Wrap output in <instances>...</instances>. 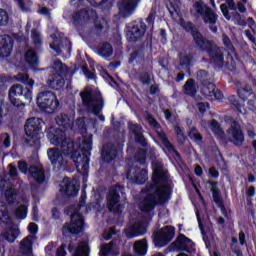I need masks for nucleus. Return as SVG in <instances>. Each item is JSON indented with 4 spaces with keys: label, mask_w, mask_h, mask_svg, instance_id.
<instances>
[{
    "label": "nucleus",
    "mask_w": 256,
    "mask_h": 256,
    "mask_svg": "<svg viewBox=\"0 0 256 256\" xmlns=\"http://www.w3.org/2000/svg\"><path fill=\"white\" fill-rule=\"evenodd\" d=\"M46 137L51 145L60 147L64 154V157H69L73 160L76 171L87 175L89 173V163L91 159V150L93 149V140L91 138H85L82 144L75 143L71 138H67L65 130L51 126L45 130Z\"/></svg>",
    "instance_id": "1"
},
{
    "label": "nucleus",
    "mask_w": 256,
    "mask_h": 256,
    "mask_svg": "<svg viewBox=\"0 0 256 256\" xmlns=\"http://www.w3.org/2000/svg\"><path fill=\"white\" fill-rule=\"evenodd\" d=\"M180 26L186 33H189L199 51H205L208 57L211 59L212 63L218 65V67H223L225 65V51L228 52V57H233L232 55H237V50L231 42V38L227 34H222V43L225 48L217 46L213 40H208L203 37L199 28L191 21H185V19H180Z\"/></svg>",
    "instance_id": "2"
},
{
    "label": "nucleus",
    "mask_w": 256,
    "mask_h": 256,
    "mask_svg": "<svg viewBox=\"0 0 256 256\" xmlns=\"http://www.w3.org/2000/svg\"><path fill=\"white\" fill-rule=\"evenodd\" d=\"M171 195H173V187H171L170 184H166L160 189H157L155 194H146L138 203V209H140L141 213L148 215L151 211H155V207H157V205L163 207L165 203H169V201H171Z\"/></svg>",
    "instance_id": "3"
},
{
    "label": "nucleus",
    "mask_w": 256,
    "mask_h": 256,
    "mask_svg": "<svg viewBox=\"0 0 256 256\" xmlns=\"http://www.w3.org/2000/svg\"><path fill=\"white\" fill-rule=\"evenodd\" d=\"M80 97L83 105L94 115H100L101 111H103L105 100L103 99L101 91L85 88L84 91L80 92Z\"/></svg>",
    "instance_id": "4"
},
{
    "label": "nucleus",
    "mask_w": 256,
    "mask_h": 256,
    "mask_svg": "<svg viewBox=\"0 0 256 256\" xmlns=\"http://www.w3.org/2000/svg\"><path fill=\"white\" fill-rule=\"evenodd\" d=\"M52 69L53 72L48 76L47 85L54 91H61L65 87V81L70 69L67 64H64L59 59L54 61Z\"/></svg>",
    "instance_id": "5"
},
{
    "label": "nucleus",
    "mask_w": 256,
    "mask_h": 256,
    "mask_svg": "<svg viewBox=\"0 0 256 256\" xmlns=\"http://www.w3.org/2000/svg\"><path fill=\"white\" fill-rule=\"evenodd\" d=\"M123 195H125V186L120 184L110 186L106 194V207L113 215H121L123 213V204H121Z\"/></svg>",
    "instance_id": "6"
},
{
    "label": "nucleus",
    "mask_w": 256,
    "mask_h": 256,
    "mask_svg": "<svg viewBox=\"0 0 256 256\" xmlns=\"http://www.w3.org/2000/svg\"><path fill=\"white\" fill-rule=\"evenodd\" d=\"M85 231V217L79 210L74 211L70 215V222H66L62 226L63 237H77Z\"/></svg>",
    "instance_id": "7"
},
{
    "label": "nucleus",
    "mask_w": 256,
    "mask_h": 256,
    "mask_svg": "<svg viewBox=\"0 0 256 256\" xmlns=\"http://www.w3.org/2000/svg\"><path fill=\"white\" fill-rule=\"evenodd\" d=\"M36 104L38 105L40 111H44L48 115H53V113H57L59 110V99H57V95L52 91H42L39 92L36 98Z\"/></svg>",
    "instance_id": "8"
},
{
    "label": "nucleus",
    "mask_w": 256,
    "mask_h": 256,
    "mask_svg": "<svg viewBox=\"0 0 256 256\" xmlns=\"http://www.w3.org/2000/svg\"><path fill=\"white\" fill-rule=\"evenodd\" d=\"M41 121L43 120L35 117L29 118L26 121L24 131L26 136L29 137L26 143L30 147H39L41 145V137H39V133H41Z\"/></svg>",
    "instance_id": "9"
},
{
    "label": "nucleus",
    "mask_w": 256,
    "mask_h": 256,
    "mask_svg": "<svg viewBox=\"0 0 256 256\" xmlns=\"http://www.w3.org/2000/svg\"><path fill=\"white\" fill-rule=\"evenodd\" d=\"M195 11L194 17H201L205 25H216L219 20V15L215 13V10L206 4L203 0H198L193 4Z\"/></svg>",
    "instance_id": "10"
},
{
    "label": "nucleus",
    "mask_w": 256,
    "mask_h": 256,
    "mask_svg": "<svg viewBox=\"0 0 256 256\" xmlns=\"http://www.w3.org/2000/svg\"><path fill=\"white\" fill-rule=\"evenodd\" d=\"M126 27V37L129 43H139L143 41V37H145V33H147V24L143 22V19L135 20Z\"/></svg>",
    "instance_id": "11"
},
{
    "label": "nucleus",
    "mask_w": 256,
    "mask_h": 256,
    "mask_svg": "<svg viewBox=\"0 0 256 256\" xmlns=\"http://www.w3.org/2000/svg\"><path fill=\"white\" fill-rule=\"evenodd\" d=\"M175 237V227L165 226L154 233L155 247H166Z\"/></svg>",
    "instance_id": "12"
},
{
    "label": "nucleus",
    "mask_w": 256,
    "mask_h": 256,
    "mask_svg": "<svg viewBox=\"0 0 256 256\" xmlns=\"http://www.w3.org/2000/svg\"><path fill=\"white\" fill-rule=\"evenodd\" d=\"M160 183H163L164 185H170L173 190V184L169 182V174L163 170V168L158 167L154 169L152 173V184L149 186H146L143 190L142 193H149L157 187V185H160ZM163 185V187H164Z\"/></svg>",
    "instance_id": "13"
},
{
    "label": "nucleus",
    "mask_w": 256,
    "mask_h": 256,
    "mask_svg": "<svg viewBox=\"0 0 256 256\" xmlns=\"http://www.w3.org/2000/svg\"><path fill=\"white\" fill-rule=\"evenodd\" d=\"M227 133L231 137L230 143H233L235 147H241V145L245 143V134L241 129V124H239V121H232L231 126L227 130Z\"/></svg>",
    "instance_id": "14"
},
{
    "label": "nucleus",
    "mask_w": 256,
    "mask_h": 256,
    "mask_svg": "<svg viewBox=\"0 0 256 256\" xmlns=\"http://www.w3.org/2000/svg\"><path fill=\"white\" fill-rule=\"evenodd\" d=\"M121 149V144H114L113 142L105 143L101 151L102 161L104 163H112V161L117 159V155H119Z\"/></svg>",
    "instance_id": "15"
},
{
    "label": "nucleus",
    "mask_w": 256,
    "mask_h": 256,
    "mask_svg": "<svg viewBox=\"0 0 256 256\" xmlns=\"http://www.w3.org/2000/svg\"><path fill=\"white\" fill-rule=\"evenodd\" d=\"M207 185H211L210 191L212 193L213 201L219 207L223 217L229 219V212H227V208H225V202H223L221 190H219V188L217 187V185H219V182H213L211 180H208Z\"/></svg>",
    "instance_id": "16"
},
{
    "label": "nucleus",
    "mask_w": 256,
    "mask_h": 256,
    "mask_svg": "<svg viewBox=\"0 0 256 256\" xmlns=\"http://www.w3.org/2000/svg\"><path fill=\"white\" fill-rule=\"evenodd\" d=\"M170 249L176 251H185L191 253L189 249H195V242L190 238L186 237L185 234H179L174 242L170 244Z\"/></svg>",
    "instance_id": "17"
},
{
    "label": "nucleus",
    "mask_w": 256,
    "mask_h": 256,
    "mask_svg": "<svg viewBox=\"0 0 256 256\" xmlns=\"http://www.w3.org/2000/svg\"><path fill=\"white\" fill-rule=\"evenodd\" d=\"M53 39L54 41L50 44V49L57 53V55H61V53L65 51L66 55H68V57H71V51H73V43H71V40H69V38L59 40L57 36H54Z\"/></svg>",
    "instance_id": "18"
},
{
    "label": "nucleus",
    "mask_w": 256,
    "mask_h": 256,
    "mask_svg": "<svg viewBox=\"0 0 256 256\" xmlns=\"http://www.w3.org/2000/svg\"><path fill=\"white\" fill-rule=\"evenodd\" d=\"M13 47H15V40L8 34L0 36V59H7L11 57L13 53Z\"/></svg>",
    "instance_id": "19"
},
{
    "label": "nucleus",
    "mask_w": 256,
    "mask_h": 256,
    "mask_svg": "<svg viewBox=\"0 0 256 256\" xmlns=\"http://www.w3.org/2000/svg\"><path fill=\"white\" fill-rule=\"evenodd\" d=\"M11 97H24L26 101L31 102L33 99V91L31 88L23 87L21 84H14L10 87L8 92V99Z\"/></svg>",
    "instance_id": "20"
},
{
    "label": "nucleus",
    "mask_w": 256,
    "mask_h": 256,
    "mask_svg": "<svg viewBox=\"0 0 256 256\" xmlns=\"http://www.w3.org/2000/svg\"><path fill=\"white\" fill-rule=\"evenodd\" d=\"M63 155H65L63 153V149H59L57 147L48 148L47 150L48 159L53 167H65V165H67V161Z\"/></svg>",
    "instance_id": "21"
},
{
    "label": "nucleus",
    "mask_w": 256,
    "mask_h": 256,
    "mask_svg": "<svg viewBox=\"0 0 256 256\" xmlns=\"http://www.w3.org/2000/svg\"><path fill=\"white\" fill-rule=\"evenodd\" d=\"M126 177L130 181H134L136 185H143L145 184L147 179H149L147 169H141L137 166L132 169V174L131 170H128L126 173Z\"/></svg>",
    "instance_id": "22"
},
{
    "label": "nucleus",
    "mask_w": 256,
    "mask_h": 256,
    "mask_svg": "<svg viewBox=\"0 0 256 256\" xmlns=\"http://www.w3.org/2000/svg\"><path fill=\"white\" fill-rule=\"evenodd\" d=\"M128 129L132 135H134V140L137 145H140V147H149V142L147 141V138H145V135H143V127L139 124H128Z\"/></svg>",
    "instance_id": "23"
},
{
    "label": "nucleus",
    "mask_w": 256,
    "mask_h": 256,
    "mask_svg": "<svg viewBox=\"0 0 256 256\" xmlns=\"http://www.w3.org/2000/svg\"><path fill=\"white\" fill-rule=\"evenodd\" d=\"M141 0H122L118 4V9L121 17H124V19H127V17H131L132 13L135 12V9L137 8V3H139Z\"/></svg>",
    "instance_id": "24"
},
{
    "label": "nucleus",
    "mask_w": 256,
    "mask_h": 256,
    "mask_svg": "<svg viewBox=\"0 0 256 256\" xmlns=\"http://www.w3.org/2000/svg\"><path fill=\"white\" fill-rule=\"evenodd\" d=\"M145 49H147L145 42L139 45H136L132 53H130L129 55L128 63L130 65H133L135 61H137V63H141L142 61H145Z\"/></svg>",
    "instance_id": "25"
},
{
    "label": "nucleus",
    "mask_w": 256,
    "mask_h": 256,
    "mask_svg": "<svg viewBox=\"0 0 256 256\" xmlns=\"http://www.w3.org/2000/svg\"><path fill=\"white\" fill-rule=\"evenodd\" d=\"M79 189H81L79 182L77 180H71L62 186L60 191L65 197H77L79 195Z\"/></svg>",
    "instance_id": "26"
},
{
    "label": "nucleus",
    "mask_w": 256,
    "mask_h": 256,
    "mask_svg": "<svg viewBox=\"0 0 256 256\" xmlns=\"http://www.w3.org/2000/svg\"><path fill=\"white\" fill-rule=\"evenodd\" d=\"M156 134H157L158 139L161 141V143L167 149L168 153L175 155V157H181V154H179V151H177V149L175 148L173 143H171V141H169V138L167 137V134H165V131L157 130Z\"/></svg>",
    "instance_id": "27"
},
{
    "label": "nucleus",
    "mask_w": 256,
    "mask_h": 256,
    "mask_svg": "<svg viewBox=\"0 0 256 256\" xmlns=\"http://www.w3.org/2000/svg\"><path fill=\"white\" fill-rule=\"evenodd\" d=\"M24 59L30 69L33 71H39L37 68L39 66V55H37V51L33 49L27 50L24 54Z\"/></svg>",
    "instance_id": "28"
},
{
    "label": "nucleus",
    "mask_w": 256,
    "mask_h": 256,
    "mask_svg": "<svg viewBox=\"0 0 256 256\" xmlns=\"http://www.w3.org/2000/svg\"><path fill=\"white\" fill-rule=\"evenodd\" d=\"M29 175L30 177H33L38 185H43V183H45V170L43 168L31 165L29 167Z\"/></svg>",
    "instance_id": "29"
},
{
    "label": "nucleus",
    "mask_w": 256,
    "mask_h": 256,
    "mask_svg": "<svg viewBox=\"0 0 256 256\" xmlns=\"http://www.w3.org/2000/svg\"><path fill=\"white\" fill-rule=\"evenodd\" d=\"M202 93L206 97H214L218 100L223 99V92H221V90H219L213 83H208L207 86H204L202 88Z\"/></svg>",
    "instance_id": "30"
},
{
    "label": "nucleus",
    "mask_w": 256,
    "mask_h": 256,
    "mask_svg": "<svg viewBox=\"0 0 256 256\" xmlns=\"http://www.w3.org/2000/svg\"><path fill=\"white\" fill-rule=\"evenodd\" d=\"M31 239L33 237L29 235L21 240L19 249L22 255H31L33 253V240Z\"/></svg>",
    "instance_id": "31"
},
{
    "label": "nucleus",
    "mask_w": 256,
    "mask_h": 256,
    "mask_svg": "<svg viewBox=\"0 0 256 256\" xmlns=\"http://www.w3.org/2000/svg\"><path fill=\"white\" fill-rule=\"evenodd\" d=\"M56 123L59 127H63L64 131L73 129V122L71 121V118H69V115L65 113H61L56 117Z\"/></svg>",
    "instance_id": "32"
},
{
    "label": "nucleus",
    "mask_w": 256,
    "mask_h": 256,
    "mask_svg": "<svg viewBox=\"0 0 256 256\" xmlns=\"http://www.w3.org/2000/svg\"><path fill=\"white\" fill-rule=\"evenodd\" d=\"M98 55L104 59H108L113 55V46L109 42H104L98 46Z\"/></svg>",
    "instance_id": "33"
},
{
    "label": "nucleus",
    "mask_w": 256,
    "mask_h": 256,
    "mask_svg": "<svg viewBox=\"0 0 256 256\" xmlns=\"http://www.w3.org/2000/svg\"><path fill=\"white\" fill-rule=\"evenodd\" d=\"M184 93L188 95V97H195L197 95V85L195 84L194 79H188L184 86Z\"/></svg>",
    "instance_id": "34"
},
{
    "label": "nucleus",
    "mask_w": 256,
    "mask_h": 256,
    "mask_svg": "<svg viewBox=\"0 0 256 256\" xmlns=\"http://www.w3.org/2000/svg\"><path fill=\"white\" fill-rule=\"evenodd\" d=\"M137 75L138 81L142 85H151V77H153V73H151V71L142 69L138 71Z\"/></svg>",
    "instance_id": "35"
},
{
    "label": "nucleus",
    "mask_w": 256,
    "mask_h": 256,
    "mask_svg": "<svg viewBox=\"0 0 256 256\" xmlns=\"http://www.w3.org/2000/svg\"><path fill=\"white\" fill-rule=\"evenodd\" d=\"M147 249H148L147 239H143L141 241L134 243V251L138 256L147 255Z\"/></svg>",
    "instance_id": "36"
},
{
    "label": "nucleus",
    "mask_w": 256,
    "mask_h": 256,
    "mask_svg": "<svg viewBox=\"0 0 256 256\" xmlns=\"http://www.w3.org/2000/svg\"><path fill=\"white\" fill-rule=\"evenodd\" d=\"M89 17V11L86 9H81L74 12L72 16L73 25H81L83 23V19Z\"/></svg>",
    "instance_id": "37"
},
{
    "label": "nucleus",
    "mask_w": 256,
    "mask_h": 256,
    "mask_svg": "<svg viewBox=\"0 0 256 256\" xmlns=\"http://www.w3.org/2000/svg\"><path fill=\"white\" fill-rule=\"evenodd\" d=\"M16 81L18 83H23V85H28V89L32 91L33 85H35V80L29 78V74L19 73L16 76Z\"/></svg>",
    "instance_id": "38"
},
{
    "label": "nucleus",
    "mask_w": 256,
    "mask_h": 256,
    "mask_svg": "<svg viewBox=\"0 0 256 256\" xmlns=\"http://www.w3.org/2000/svg\"><path fill=\"white\" fill-rule=\"evenodd\" d=\"M11 221V215L9 214V204L5 201H0V222Z\"/></svg>",
    "instance_id": "39"
},
{
    "label": "nucleus",
    "mask_w": 256,
    "mask_h": 256,
    "mask_svg": "<svg viewBox=\"0 0 256 256\" xmlns=\"http://www.w3.org/2000/svg\"><path fill=\"white\" fill-rule=\"evenodd\" d=\"M188 137L191 139V141L197 143V145H201V143H203V135L199 133V130L195 126H193L188 132Z\"/></svg>",
    "instance_id": "40"
},
{
    "label": "nucleus",
    "mask_w": 256,
    "mask_h": 256,
    "mask_svg": "<svg viewBox=\"0 0 256 256\" xmlns=\"http://www.w3.org/2000/svg\"><path fill=\"white\" fill-rule=\"evenodd\" d=\"M17 237H19V228L11 227L4 232V238L8 243H15Z\"/></svg>",
    "instance_id": "41"
},
{
    "label": "nucleus",
    "mask_w": 256,
    "mask_h": 256,
    "mask_svg": "<svg viewBox=\"0 0 256 256\" xmlns=\"http://www.w3.org/2000/svg\"><path fill=\"white\" fill-rule=\"evenodd\" d=\"M4 196L8 205H13V203H15V200L17 199V192H15V189L13 187H8L4 191Z\"/></svg>",
    "instance_id": "42"
},
{
    "label": "nucleus",
    "mask_w": 256,
    "mask_h": 256,
    "mask_svg": "<svg viewBox=\"0 0 256 256\" xmlns=\"http://www.w3.org/2000/svg\"><path fill=\"white\" fill-rule=\"evenodd\" d=\"M134 160L139 165H147V150L139 149L134 155Z\"/></svg>",
    "instance_id": "43"
},
{
    "label": "nucleus",
    "mask_w": 256,
    "mask_h": 256,
    "mask_svg": "<svg viewBox=\"0 0 256 256\" xmlns=\"http://www.w3.org/2000/svg\"><path fill=\"white\" fill-rule=\"evenodd\" d=\"M237 94H238L239 99H241L243 101V103H245V101H247L249 99V97H251V95H253V89H251V87H245L242 89H238Z\"/></svg>",
    "instance_id": "44"
},
{
    "label": "nucleus",
    "mask_w": 256,
    "mask_h": 256,
    "mask_svg": "<svg viewBox=\"0 0 256 256\" xmlns=\"http://www.w3.org/2000/svg\"><path fill=\"white\" fill-rule=\"evenodd\" d=\"M191 65H193V55L188 54L180 57L179 66L182 69H191Z\"/></svg>",
    "instance_id": "45"
},
{
    "label": "nucleus",
    "mask_w": 256,
    "mask_h": 256,
    "mask_svg": "<svg viewBox=\"0 0 256 256\" xmlns=\"http://www.w3.org/2000/svg\"><path fill=\"white\" fill-rule=\"evenodd\" d=\"M173 1L171 0L166 1V9L168 10L171 17H173L175 13H177V10L179 9V6H177V4L175 3H181V0H173Z\"/></svg>",
    "instance_id": "46"
},
{
    "label": "nucleus",
    "mask_w": 256,
    "mask_h": 256,
    "mask_svg": "<svg viewBox=\"0 0 256 256\" xmlns=\"http://www.w3.org/2000/svg\"><path fill=\"white\" fill-rule=\"evenodd\" d=\"M28 211L29 210L26 205H20L15 209L14 214L17 219H25Z\"/></svg>",
    "instance_id": "47"
},
{
    "label": "nucleus",
    "mask_w": 256,
    "mask_h": 256,
    "mask_svg": "<svg viewBox=\"0 0 256 256\" xmlns=\"http://www.w3.org/2000/svg\"><path fill=\"white\" fill-rule=\"evenodd\" d=\"M228 101L230 102V105H232L238 113H243V105H241V102L239 101V97L232 95L228 98Z\"/></svg>",
    "instance_id": "48"
},
{
    "label": "nucleus",
    "mask_w": 256,
    "mask_h": 256,
    "mask_svg": "<svg viewBox=\"0 0 256 256\" xmlns=\"http://www.w3.org/2000/svg\"><path fill=\"white\" fill-rule=\"evenodd\" d=\"M114 245H115V243H113V241H111L108 244H105L104 246H101V248H100L101 256H109V255H111V253H113Z\"/></svg>",
    "instance_id": "49"
},
{
    "label": "nucleus",
    "mask_w": 256,
    "mask_h": 256,
    "mask_svg": "<svg viewBox=\"0 0 256 256\" xmlns=\"http://www.w3.org/2000/svg\"><path fill=\"white\" fill-rule=\"evenodd\" d=\"M9 23V14L7 10L0 8V27H5Z\"/></svg>",
    "instance_id": "50"
},
{
    "label": "nucleus",
    "mask_w": 256,
    "mask_h": 256,
    "mask_svg": "<svg viewBox=\"0 0 256 256\" xmlns=\"http://www.w3.org/2000/svg\"><path fill=\"white\" fill-rule=\"evenodd\" d=\"M73 256H89V246L82 245L79 246Z\"/></svg>",
    "instance_id": "51"
},
{
    "label": "nucleus",
    "mask_w": 256,
    "mask_h": 256,
    "mask_svg": "<svg viewBox=\"0 0 256 256\" xmlns=\"http://www.w3.org/2000/svg\"><path fill=\"white\" fill-rule=\"evenodd\" d=\"M31 37L33 40L34 45H41L43 43V40H41V35L36 29H33L31 32Z\"/></svg>",
    "instance_id": "52"
},
{
    "label": "nucleus",
    "mask_w": 256,
    "mask_h": 256,
    "mask_svg": "<svg viewBox=\"0 0 256 256\" xmlns=\"http://www.w3.org/2000/svg\"><path fill=\"white\" fill-rule=\"evenodd\" d=\"M147 122L149 123V125H151V127H154V129H161V124L158 123V121L153 117V115H147Z\"/></svg>",
    "instance_id": "53"
},
{
    "label": "nucleus",
    "mask_w": 256,
    "mask_h": 256,
    "mask_svg": "<svg viewBox=\"0 0 256 256\" xmlns=\"http://www.w3.org/2000/svg\"><path fill=\"white\" fill-rule=\"evenodd\" d=\"M18 169L20 172H22L24 175H29V164L25 161L18 162Z\"/></svg>",
    "instance_id": "54"
},
{
    "label": "nucleus",
    "mask_w": 256,
    "mask_h": 256,
    "mask_svg": "<svg viewBox=\"0 0 256 256\" xmlns=\"http://www.w3.org/2000/svg\"><path fill=\"white\" fill-rule=\"evenodd\" d=\"M174 133L178 139V141H185L186 137H185V133H183V129H181L179 126H175L174 127Z\"/></svg>",
    "instance_id": "55"
},
{
    "label": "nucleus",
    "mask_w": 256,
    "mask_h": 256,
    "mask_svg": "<svg viewBox=\"0 0 256 256\" xmlns=\"http://www.w3.org/2000/svg\"><path fill=\"white\" fill-rule=\"evenodd\" d=\"M82 71H83L84 75L87 77V79H97L95 72L89 70V67L83 66Z\"/></svg>",
    "instance_id": "56"
},
{
    "label": "nucleus",
    "mask_w": 256,
    "mask_h": 256,
    "mask_svg": "<svg viewBox=\"0 0 256 256\" xmlns=\"http://www.w3.org/2000/svg\"><path fill=\"white\" fill-rule=\"evenodd\" d=\"M211 128L213 133L217 134L218 133H223V130L221 129V125H219V122L217 120H212L211 121Z\"/></svg>",
    "instance_id": "57"
},
{
    "label": "nucleus",
    "mask_w": 256,
    "mask_h": 256,
    "mask_svg": "<svg viewBox=\"0 0 256 256\" xmlns=\"http://www.w3.org/2000/svg\"><path fill=\"white\" fill-rule=\"evenodd\" d=\"M220 10L225 19L229 21V19H231V16L229 15V6L226 3H223L220 5Z\"/></svg>",
    "instance_id": "58"
},
{
    "label": "nucleus",
    "mask_w": 256,
    "mask_h": 256,
    "mask_svg": "<svg viewBox=\"0 0 256 256\" xmlns=\"http://www.w3.org/2000/svg\"><path fill=\"white\" fill-rule=\"evenodd\" d=\"M67 244L62 243L56 250V256H67Z\"/></svg>",
    "instance_id": "59"
},
{
    "label": "nucleus",
    "mask_w": 256,
    "mask_h": 256,
    "mask_svg": "<svg viewBox=\"0 0 256 256\" xmlns=\"http://www.w3.org/2000/svg\"><path fill=\"white\" fill-rule=\"evenodd\" d=\"M161 93V88H159V84H152L149 87V94L150 95H159Z\"/></svg>",
    "instance_id": "60"
},
{
    "label": "nucleus",
    "mask_w": 256,
    "mask_h": 256,
    "mask_svg": "<svg viewBox=\"0 0 256 256\" xmlns=\"http://www.w3.org/2000/svg\"><path fill=\"white\" fill-rule=\"evenodd\" d=\"M28 231L31 235H37V233L39 232V226L37 225V223L31 222L28 225Z\"/></svg>",
    "instance_id": "61"
},
{
    "label": "nucleus",
    "mask_w": 256,
    "mask_h": 256,
    "mask_svg": "<svg viewBox=\"0 0 256 256\" xmlns=\"http://www.w3.org/2000/svg\"><path fill=\"white\" fill-rule=\"evenodd\" d=\"M88 3H90V5L92 7H101V5H105V3H107L109 0H87Z\"/></svg>",
    "instance_id": "62"
},
{
    "label": "nucleus",
    "mask_w": 256,
    "mask_h": 256,
    "mask_svg": "<svg viewBox=\"0 0 256 256\" xmlns=\"http://www.w3.org/2000/svg\"><path fill=\"white\" fill-rule=\"evenodd\" d=\"M199 113H205L207 109H209V103L208 102H200L197 104Z\"/></svg>",
    "instance_id": "63"
},
{
    "label": "nucleus",
    "mask_w": 256,
    "mask_h": 256,
    "mask_svg": "<svg viewBox=\"0 0 256 256\" xmlns=\"http://www.w3.org/2000/svg\"><path fill=\"white\" fill-rule=\"evenodd\" d=\"M9 100L14 107H25V103H23V101H21L20 99L11 97V98H9Z\"/></svg>",
    "instance_id": "64"
}]
</instances>
